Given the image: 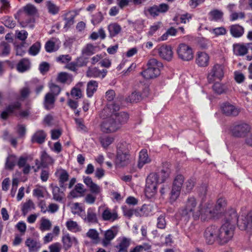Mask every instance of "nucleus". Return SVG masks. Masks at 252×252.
Returning a JSON list of instances; mask_svg holds the SVG:
<instances>
[{
  "instance_id": "4d7b16f0",
  "label": "nucleus",
  "mask_w": 252,
  "mask_h": 252,
  "mask_svg": "<svg viewBox=\"0 0 252 252\" xmlns=\"http://www.w3.org/2000/svg\"><path fill=\"white\" fill-rule=\"evenodd\" d=\"M246 17V15L244 12H233L230 15V20L234 21L238 19H244Z\"/></svg>"
},
{
  "instance_id": "6ab92c4d",
  "label": "nucleus",
  "mask_w": 252,
  "mask_h": 252,
  "mask_svg": "<svg viewBox=\"0 0 252 252\" xmlns=\"http://www.w3.org/2000/svg\"><path fill=\"white\" fill-rule=\"evenodd\" d=\"M56 176L58 178L59 185L61 188H65L64 183L69 179V174L67 172L63 169H57L55 173Z\"/></svg>"
},
{
  "instance_id": "603ef678",
  "label": "nucleus",
  "mask_w": 252,
  "mask_h": 252,
  "mask_svg": "<svg viewBox=\"0 0 252 252\" xmlns=\"http://www.w3.org/2000/svg\"><path fill=\"white\" fill-rule=\"evenodd\" d=\"M209 15L211 20L218 21L222 18L223 13L221 11L216 9L210 11Z\"/></svg>"
},
{
  "instance_id": "473e14b6",
  "label": "nucleus",
  "mask_w": 252,
  "mask_h": 252,
  "mask_svg": "<svg viewBox=\"0 0 252 252\" xmlns=\"http://www.w3.org/2000/svg\"><path fill=\"white\" fill-rule=\"evenodd\" d=\"M52 194L53 199L58 202H61L65 196L63 191H62L60 188L57 186L53 187Z\"/></svg>"
},
{
  "instance_id": "a878e982",
  "label": "nucleus",
  "mask_w": 252,
  "mask_h": 252,
  "mask_svg": "<svg viewBox=\"0 0 252 252\" xmlns=\"http://www.w3.org/2000/svg\"><path fill=\"white\" fill-rule=\"evenodd\" d=\"M114 119L120 125V128L122 124L127 122L128 120L129 116L127 113L122 112L119 113H113L111 115Z\"/></svg>"
},
{
  "instance_id": "aec40b11",
  "label": "nucleus",
  "mask_w": 252,
  "mask_h": 252,
  "mask_svg": "<svg viewBox=\"0 0 252 252\" xmlns=\"http://www.w3.org/2000/svg\"><path fill=\"white\" fill-rule=\"evenodd\" d=\"M101 217L104 221H114L118 219V215L116 211H111L108 208H106L102 213Z\"/></svg>"
},
{
  "instance_id": "58836bf2",
  "label": "nucleus",
  "mask_w": 252,
  "mask_h": 252,
  "mask_svg": "<svg viewBox=\"0 0 252 252\" xmlns=\"http://www.w3.org/2000/svg\"><path fill=\"white\" fill-rule=\"evenodd\" d=\"M52 227L51 221L46 218H42L40 220V223L39 225V229L42 232L49 231L51 229Z\"/></svg>"
},
{
  "instance_id": "f03ea898",
  "label": "nucleus",
  "mask_w": 252,
  "mask_h": 252,
  "mask_svg": "<svg viewBox=\"0 0 252 252\" xmlns=\"http://www.w3.org/2000/svg\"><path fill=\"white\" fill-rule=\"evenodd\" d=\"M148 68L143 72L141 75L146 79H153L160 74L159 67H162V63L157 59L152 58L149 60L147 63Z\"/></svg>"
},
{
  "instance_id": "7ed1b4c3",
  "label": "nucleus",
  "mask_w": 252,
  "mask_h": 252,
  "mask_svg": "<svg viewBox=\"0 0 252 252\" xmlns=\"http://www.w3.org/2000/svg\"><path fill=\"white\" fill-rule=\"evenodd\" d=\"M197 202L193 196L189 197L185 204V208L182 210V215H188L192 214L194 220H197L201 214L200 205L197 207Z\"/></svg>"
},
{
  "instance_id": "4c0bfd02",
  "label": "nucleus",
  "mask_w": 252,
  "mask_h": 252,
  "mask_svg": "<svg viewBox=\"0 0 252 252\" xmlns=\"http://www.w3.org/2000/svg\"><path fill=\"white\" fill-rule=\"evenodd\" d=\"M88 222L95 223L97 221L96 215L92 208H89L87 210V216L84 219Z\"/></svg>"
},
{
  "instance_id": "338daca9",
  "label": "nucleus",
  "mask_w": 252,
  "mask_h": 252,
  "mask_svg": "<svg viewBox=\"0 0 252 252\" xmlns=\"http://www.w3.org/2000/svg\"><path fill=\"white\" fill-rule=\"evenodd\" d=\"M156 7L158 15L160 13H166L169 9V5L167 4L164 3H161L159 5H156Z\"/></svg>"
},
{
  "instance_id": "37998d69",
  "label": "nucleus",
  "mask_w": 252,
  "mask_h": 252,
  "mask_svg": "<svg viewBox=\"0 0 252 252\" xmlns=\"http://www.w3.org/2000/svg\"><path fill=\"white\" fill-rule=\"evenodd\" d=\"M142 98V95L140 93L134 91L126 98V100L127 102L133 103L137 102L141 100Z\"/></svg>"
},
{
  "instance_id": "13d9d810",
  "label": "nucleus",
  "mask_w": 252,
  "mask_h": 252,
  "mask_svg": "<svg viewBox=\"0 0 252 252\" xmlns=\"http://www.w3.org/2000/svg\"><path fill=\"white\" fill-rule=\"evenodd\" d=\"M70 95L72 97L78 99L82 96V91L77 86H75L71 89Z\"/></svg>"
},
{
  "instance_id": "393cba45",
  "label": "nucleus",
  "mask_w": 252,
  "mask_h": 252,
  "mask_svg": "<svg viewBox=\"0 0 252 252\" xmlns=\"http://www.w3.org/2000/svg\"><path fill=\"white\" fill-rule=\"evenodd\" d=\"M209 57L205 52H200L197 54L196 58V64L201 67H205L209 64Z\"/></svg>"
},
{
  "instance_id": "5fc2aeb1",
  "label": "nucleus",
  "mask_w": 252,
  "mask_h": 252,
  "mask_svg": "<svg viewBox=\"0 0 252 252\" xmlns=\"http://www.w3.org/2000/svg\"><path fill=\"white\" fill-rule=\"evenodd\" d=\"M149 214V206L144 205L139 209L135 210V215L137 216H148Z\"/></svg>"
},
{
  "instance_id": "ddd939ff",
  "label": "nucleus",
  "mask_w": 252,
  "mask_h": 252,
  "mask_svg": "<svg viewBox=\"0 0 252 252\" xmlns=\"http://www.w3.org/2000/svg\"><path fill=\"white\" fill-rule=\"evenodd\" d=\"M170 173V164L167 162H165L163 164L162 168L160 171L156 173V174L157 175V179L159 180V182L162 183L169 178Z\"/></svg>"
},
{
  "instance_id": "b1692460",
  "label": "nucleus",
  "mask_w": 252,
  "mask_h": 252,
  "mask_svg": "<svg viewBox=\"0 0 252 252\" xmlns=\"http://www.w3.org/2000/svg\"><path fill=\"white\" fill-rule=\"evenodd\" d=\"M84 183L90 188V191L94 193L98 194L101 191V189L99 186L93 182L91 177H84Z\"/></svg>"
},
{
  "instance_id": "2f4dec72",
  "label": "nucleus",
  "mask_w": 252,
  "mask_h": 252,
  "mask_svg": "<svg viewBox=\"0 0 252 252\" xmlns=\"http://www.w3.org/2000/svg\"><path fill=\"white\" fill-rule=\"evenodd\" d=\"M46 134L42 130L37 131L32 136V143L36 142L42 144L44 142Z\"/></svg>"
},
{
  "instance_id": "7c9ffc66",
  "label": "nucleus",
  "mask_w": 252,
  "mask_h": 252,
  "mask_svg": "<svg viewBox=\"0 0 252 252\" xmlns=\"http://www.w3.org/2000/svg\"><path fill=\"white\" fill-rule=\"evenodd\" d=\"M98 82L94 80L89 81L87 85V95L88 97H91L94 93L97 91Z\"/></svg>"
},
{
  "instance_id": "052dcab7",
  "label": "nucleus",
  "mask_w": 252,
  "mask_h": 252,
  "mask_svg": "<svg viewBox=\"0 0 252 252\" xmlns=\"http://www.w3.org/2000/svg\"><path fill=\"white\" fill-rule=\"evenodd\" d=\"M46 5L49 12L51 14L55 15L58 13L59 11V7L50 1L47 2Z\"/></svg>"
},
{
  "instance_id": "bb28decb",
  "label": "nucleus",
  "mask_w": 252,
  "mask_h": 252,
  "mask_svg": "<svg viewBox=\"0 0 252 252\" xmlns=\"http://www.w3.org/2000/svg\"><path fill=\"white\" fill-rule=\"evenodd\" d=\"M109 33V37L113 38L119 34L122 31V28L120 25L117 23H112L110 24L107 27Z\"/></svg>"
},
{
  "instance_id": "09e8293b",
  "label": "nucleus",
  "mask_w": 252,
  "mask_h": 252,
  "mask_svg": "<svg viewBox=\"0 0 252 252\" xmlns=\"http://www.w3.org/2000/svg\"><path fill=\"white\" fill-rule=\"evenodd\" d=\"M71 212L75 215H80L82 212L84 211V208L78 202L74 203L71 206Z\"/></svg>"
},
{
  "instance_id": "c756f323",
  "label": "nucleus",
  "mask_w": 252,
  "mask_h": 252,
  "mask_svg": "<svg viewBox=\"0 0 252 252\" xmlns=\"http://www.w3.org/2000/svg\"><path fill=\"white\" fill-rule=\"evenodd\" d=\"M25 245L28 247L30 252L37 251L41 247L38 242L30 238L26 239Z\"/></svg>"
},
{
  "instance_id": "a19ab883",
  "label": "nucleus",
  "mask_w": 252,
  "mask_h": 252,
  "mask_svg": "<svg viewBox=\"0 0 252 252\" xmlns=\"http://www.w3.org/2000/svg\"><path fill=\"white\" fill-rule=\"evenodd\" d=\"M46 161L48 163H50L53 162L52 159L46 154H43L41 157V162H40L38 159H36L35 160V165L37 166H40L45 167L47 165Z\"/></svg>"
},
{
  "instance_id": "680f3d73",
  "label": "nucleus",
  "mask_w": 252,
  "mask_h": 252,
  "mask_svg": "<svg viewBox=\"0 0 252 252\" xmlns=\"http://www.w3.org/2000/svg\"><path fill=\"white\" fill-rule=\"evenodd\" d=\"M213 89L218 94H221L225 92L226 88L219 82H216L213 86Z\"/></svg>"
},
{
  "instance_id": "774afa93",
  "label": "nucleus",
  "mask_w": 252,
  "mask_h": 252,
  "mask_svg": "<svg viewBox=\"0 0 252 252\" xmlns=\"http://www.w3.org/2000/svg\"><path fill=\"white\" fill-rule=\"evenodd\" d=\"M195 185V181L193 179H189L185 183V188L187 192H189Z\"/></svg>"
},
{
  "instance_id": "4468645a",
  "label": "nucleus",
  "mask_w": 252,
  "mask_h": 252,
  "mask_svg": "<svg viewBox=\"0 0 252 252\" xmlns=\"http://www.w3.org/2000/svg\"><path fill=\"white\" fill-rule=\"evenodd\" d=\"M238 226L241 230H252V211L249 212L246 215L242 216L241 221Z\"/></svg>"
},
{
  "instance_id": "9b49d317",
  "label": "nucleus",
  "mask_w": 252,
  "mask_h": 252,
  "mask_svg": "<svg viewBox=\"0 0 252 252\" xmlns=\"http://www.w3.org/2000/svg\"><path fill=\"white\" fill-rule=\"evenodd\" d=\"M204 237L209 244H213L215 241L219 242L218 227L215 225L208 227L205 231Z\"/></svg>"
},
{
  "instance_id": "39448f33",
  "label": "nucleus",
  "mask_w": 252,
  "mask_h": 252,
  "mask_svg": "<svg viewBox=\"0 0 252 252\" xmlns=\"http://www.w3.org/2000/svg\"><path fill=\"white\" fill-rule=\"evenodd\" d=\"M184 182V177L182 175H178L174 178L170 192V202H175L179 197Z\"/></svg>"
},
{
  "instance_id": "cd10ccee",
  "label": "nucleus",
  "mask_w": 252,
  "mask_h": 252,
  "mask_svg": "<svg viewBox=\"0 0 252 252\" xmlns=\"http://www.w3.org/2000/svg\"><path fill=\"white\" fill-rule=\"evenodd\" d=\"M55 96L51 93H48L44 97L43 104L47 110H50L54 106Z\"/></svg>"
},
{
  "instance_id": "c03bdc74",
  "label": "nucleus",
  "mask_w": 252,
  "mask_h": 252,
  "mask_svg": "<svg viewBox=\"0 0 252 252\" xmlns=\"http://www.w3.org/2000/svg\"><path fill=\"white\" fill-rule=\"evenodd\" d=\"M0 20L1 22L8 28L13 29L15 27L16 23L11 17L8 16H3Z\"/></svg>"
},
{
  "instance_id": "5701e85b",
  "label": "nucleus",
  "mask_w": 252,
  "mask_h": 252,
  "mask_svg": "<svg viewBox=\"0 0 252 252\" xmlns=\"http://www.w3.org/2000/svg\"><path fill=\"white\" fill-rule=\"evenodd\" d=\"M151 161V159L148 155L147 151L145 149L142 150L139 155V159L137 164L138 167L141 169L145 164L150 163Z\"/></svg>"
},
{
  "instance_id": "4be33fe9",
  "label": "nucleus",
  "mask_w": 252,
  "mask_h": 252,
  "mask_svg": "<svg viewBox=\"0 0 252 252\" xmlns=\"http://www.w3.org/2000/svg\"><path fill=\"white\" fill-rule=\"evenodd\" d=\"M229 28L231 35L234 38L241 37L245 32L244 28L239 24L232 25Z\"/></svg>"
},
{
  "instance_id": "0e129e2a",
  "label": "nucleus",
  "mask_w": 252,
  "mask_h": 252,
  "mask_svg": "<svg viewBox=\"0 0 252 252\" xmlns=\"http://www.w3.org/2000/svg\"><path fill=\"white\" fill-rule=\"evenodd\" d=\"M114 141V138L110 136H105L100 138V143L103 147L106 148Z\"/></svg>"
},
{
  "instance_id": "a18cd8bd",
  "label": "nucleus",
  "mask_w": 252,
  "mask_h": 252,
  "mask_svg": "<svg viewBox=\"0 0 252 252\" xmlns=\"http://www.w3.org/2000/svg\"><path fill=\"white\" fill-rule=\"evenodd\" d=\"M226 204V200L224 198H219L217 202L214 210L216 211L217 213H221L224 210Z\"/></svg>"
},
{
  "instance_id": "72a5a7b5",
  "label": "nucleus",
  "mask_w": 252,
  "mask_h": 252,
  "mask_svg": "<svg viewBox=\"0 0 252 252\" xmlns=\"http://www.w3.org/2000/svg\"><path fill=\"white\" fill-rule=\"evenodd\" d=\"M248 45L247 46L241 44L233 45V52L237 56H244L248 52Z\"/></svg>"
},
{
  "instance_id": "e433bc0d",
  "label": "nucleus",
  "mask_w": 252,
  "mask_h": 252,
  "mask_svg": "<svg viewBox=\"0 0 252 252\" xmlns=\"http://www.w3.org/2000/svg\"><path fill=\"white\" fill-rule=\"evenodd\" d=\"M57 80L62 83H70L72 81V76L68 73L62 72L60 73L57 77Z\"/></svg>"
},
{
  "instance_id": "9d476101",
  "label": "nucleus",
  "mask_w": 252,
  "mask_h": 252,
  "mask_svg": "<svg viewBox=\"0 0 252 252\" xmlns=\"http://www.w3.org/2000/svg\"><path fill=\"white\" fill-rule=\"evenodd\" d=\"M224 75L223 67L218 64L213 66L208 73L207 79L209 83H213L217 80H220Z\"/></svg>"
},
{
  "instance_id": "c85d7f7f",
  "label": "nucleus",
  "mask_w": 252,
  "mask_h": 252,
  "mask_svg": "<svg viewBox=\"0 0 252 252\" xmlns=\"http://www.w3.org/2000/svg\"><path fill=\"white\" fill-rule=\"evenodd\" d=\"M130 244V239L123 237L119 243L116 246L118 252H127V249Z\"/></svg>"
},
{
  "instance_id": "69168bd1",
  "label": "nucleus",
  "mask_w": 252,
  "mask_h": 252,
  "mask_svg": "<svg viewBox=\"0 0 252 252\" xmlns=\"http://www.w3.org/2000/svg\"><path fill=\"white\" fill-rule=\"evenodd\" d=\"M21 106V104L19 101H16L9 105L6 107V110L9 113H12L17 110H19Z\"/></svg>"
},
{
  "instance_id": "1a4fd4ad",
  "label": "nucleus",
  "mask_w": 252,
  "mask_h": 252,
  "mask_svg": "<svg viewBox=\"0 0 252 252\" xmlns=\"http://www.w3.org/2000/svg\"><path fill=\"white\" fill-rule=\"evenodd\" d=\"M250 131V126L244 123L235 125L231 128L232 135L238 138L245 137Z\"/></svg>"
},
{
  "instance_id": "20e7f679",
  "label": "nucleus",
  "mask_w": 252,
  "mask_h": 252,
  "mask_svg": "<svg viewBox=\"0 0 252 252\" xmlns=\"http://www.w3.org/2000/svg\"><path fill=\"white\" fill-rule=\"evenodd\" d=\"M235 226L228 223H223L221 227H218L219 243L224 244L232 239L234 235Z\"/></svg>"
},
{
  "instance_id": "6e6d98bb",
  "label": "nucleus",
  "mask_w": 252,
  "mask_h": 252,
  "mask_svg": "<svg viewBox=\"0 0 252 252\" xmlns=\"http://www.w3.org/2000/svg\"><path fill=\"white\" fill-rule=\"evenodd\" d=\"M166 222L165 217L164 214L160 215L157 219V227L161 229H163L166 227Z\"/></svg>"
},
{
  "instance_id": "864d4df0",
  "label": "nucleus",
  "mask_w": 252,
  "mask_h": 252,
  "mask_svg": "<svg viewBox=\"0 0 252 252\" xmlns=\"http://www.w3.org/2000/svg\"><path fill=\"white\" fill-rule=\"evenodd\" d=\"M34 208L35 206L33 202L31 200H29L23 204L22 211L24 214H26Z\"/></svg>"
},
{
  "instance_id": "79ce46f5",
  "label": "nucleus",
  "mask_w": 252,
  "mask_h": 252,
  "mask_svg": "<svg viewBox=\"0 0 252 252\" xmlns=\"http://www.w3.org/2000/svg\"><path fill=\"white\" fill-rule=\"evenodd\" d=\"M10 52V45L6 42H2L0 44V56L2 57L7 56L9 54Z\"/></svg>"
},
{
  "instance_id": "412c9836",
  "label": "nucleus",
  "mask_w": 252,
  "mask_h": 252,
  "mask_svg": "<svg viewBox=\"0 0 252 252\" xmlns=\"http://www.w3.org/2000/svg\"><path fill=\"white\" fill-rule=\"evenodd\" d=\"M107 71L106 69L100 70L96 67H89L86 72V75L89 77H101L103 78L107 74Z\"/></svg>"
},
{
  "instance_id": "dca6fc26",
  "label": "nucleus",
  "mask_w": 252,
  "mask_h": 252,
  "mask_svg": "<svg viewBox=\"0 0 252 252\" xmlns=\"http://www.w3.org/2000/svg\"><path fill=\"white\" fill-rule=\"evenodd\" d=\"M222 113L228 116H236L239 113V110L234 105L229 103H223L221 105Z\"/></svg>"
},
{
  "instance_id": "f8f14e48",
  "label": "nucleus",
  "mask_w": 252,
  "mask_h": 252,
  "mask_svg": "<svg viewBox=\"0 0 252 252\" xmlns=\"http://www.w3.org/2000/svg\"><path fill=\"white\" fill-rule=\"evenodd\" d=\"M157 51L159 56L163 60L170 61L173 58V51L170 45H162L157 47L155 49Z\"/></svg>"
},
{
  "instance_id": "c9c22d12",
  "label": "nucleus",
  "mask_w": 252,
  "mask_h": 252,
  "mask_svg": "<svg viewBox=\"0 0 252 252\" xmlns=\"http://www.w3.org/2000/svg\"><path fill=\"white\" fill-rule=\"evenodd\" d=\"M200 210L201 214L200 217L203 220H206L208 219H210L213 217H214V213H213L212 210L208 207L202 208L201 206H200Z\"/></svg>"
},
{
  "instance_id": "bf43d9fd",
  "label": "nucleus",
  "mask_w": 252,
  "mask_h": 252,
  "mask_svg": "<svg viewBox=\"0 0 252 252\" xmlns=\"http://www.w3.org/2000/svg\"><path fill=\"white\" fill-rule=\"evenodd\" d=\"M41 45L38 42H35L29 49V54L32 56L37 55L39 52Z\"/></svg>"
},
{
  "instance_id": "e2e57ef3",
  "label": "nucleus",
  "mask_w": 252,
  "mask_h": 252,
  "mask_svg": "<svg viewBox=\"0 0 252 252\" xmlns=\"http://www.w3.org/2000/svg\"><path fill=\"white\" fill-rule=\"evenodd\" d=\"M144 13L146 15H147V13H149L150 15L153 17H156L158 16L156 5H154L152 6L146 8L144 10Z\"/></svg>"
},
{
  "instance_id": "423d86ee",
  "label": "nucleus",
  "mask_w": 252,
  "mask_h": 252,
  "mask_svg": "<svg viewBox=\"0 0 252 252\" xmlns=\"http://www.w3.org/2000/svg\"><path fill=\"white\" fill-rule=\"evenodd\" d=\"M159 180L157 179L156 172L151 173L146 179L145 192L147 195L153 196L157 191V186Z\"/></svg>"
},
{
  "instance_id": "a211bd4d",
  "label": "nucleus",
  "mask_w": 252,
  "mask_h": 252,
  "mask_svg": "<svg viewBox=\"0 0 252 252\" xmlns=\"http://www.w3.org/2000/svg\"><path fill=\"white\" fill-rule=\"evenodd\" d=\"M225 219L224 223H228L235 226V224L238 221V217L236 210L231 208L228 209L225 213Z\"/></svg>"
},
{
  "instance_id": "6e6552de",
  "label": "nucleus",
  "mask_w": 252,
  "mask_h": 252,
  "mask_svg": "<svg viewBox=\"0 0 252 252\" xmlns=\"http://www.w3.org/2000/svg\"><path fill=\"white\" fill-rule=\"evenodd\" d=\"M119 128V124L117 123L111 115L104 120L101 125V131L106 133L116 132Z\"/></svg>"
},
{
  "instance_id": "3c124183",
  "label": "nucleus",
  "mask_w": 252,
  "mask_h": 252,
  "mask_svg": "<svg viewBox=\"0 0 252 252\" xmlns=\"http://www.w3.org/2000/svg\"><path fill=\"white\" fill-rule=\"evenodd\" d=\"M94 53V47L91 44H88L82 50V54L84 56H91Z\"/></svg>"
},
{
  "instance_id": "8fccbe9b",
  "label": "nucleus",
  "mask_w": 252,
  "mask_h": 252,
  "mask_svg": "<svg viewBox=\"0 0 252 252\" xmlns=\"http://www.w3.org/2000/svg\"><path fill=\"white\" fill-rule=\"evenodd\" d=\"M92 23L94 25H96L101 23L104 19L102 13L101 12H98L92 16Z\"/></svg>"
},
{
  "instance_id": "f257e3e1",
  "label": "nucleus",
  "mask_w": 252,
  "mask_h": 252,
  "mask_svg": "<svg viewBox=\"0 0 252 252\" xmlns=\"http://www.w3.org/2000/svg\"><path fill=\"white\" fill-rule=\"evenodd\" d=\"M129 145L126 142H122L118 144L115 159L116 165L117 167H125L131 162V157L129 154Z\"/></svg>"
},
{
  "instance_id": "de8ad7c7",
  "label": "nucleus",
  "mask_w": 252,
  "mask_h": 252,
  "mask_svg": "<svg viewBox=\"0 0 252 252\" xmlns=\"http://www.w3.org/2000/svg\"><path fill=\"white\" fill-rule=\"evenodd\" d=\"M66 226L69 231L76 232L80 230V227L76 221L69 220L66 222Z\"/></svg>"
},
{
  "instance_id": "ea45409f",
  "label": "nucleus",
  "mask_w": 252,
  "mask_h": 252,
  "mask_svg": "<svg viewBox=\"0 0 252 252\" xmlns=\"http://www.w3.org/2000/svg\"><path fill=\"white\" fill-rule=\"evenodd\" d=\"M74 16L68 12L64 15L63 19L65 21V24L64 25V29L66 30L69 28L71 25L74 23Z\"/></svg>"
},
{
  "instance_id": "49530a36",
  "label": "nucleus",
  "mask_w": 252,
  "mask_h": 252,
  "mask_svg": "<svg viewBox=\"0 0 252 252\" xmlns=\"http://www.w3.org/2000/svg\"><path fill=\"white\" fill-rule=\"evenodd\" d=\"M16 162V157L14 155H9L6 158L5 168L12 169Z\"/></svg>"
},
{
  "instance_id": "0eeeda50",
  "label": "nucleus",
  "mask_w": 252,
  "mask_h": 252,
  "mask_svg": "<svg viewBox=\"0 0 252 252\" xmlns=\"http://www.w3.org/2000/svg\"><path fill=\"white\" fill-rule=\"evenodd\" d=\"M177 53L179 59L184 61H189L193 58L192 48L185 43H180L177 48Z\"/></svg>"
},
{
  "instance_id": "2eb2a0df",
  "label": "nucleus",
  "mask_w": 252,
  "mask_h": 252,
  "mask_svg": "<svg viewBox=\"0 0 252 252\" xmlns=\"http://www.w3.org/2000/svg\"><path fill=\"white\" fill-rule=\"evenodd\" d=\"M118 232V229L116 226H113L105 231L104 235V237L102 241L103 246L106 247L110 244V242L116 237Z\"/></svg>"
},
{
  "instance_id": "f3484780",
  "label": "nucleus",
  "mask_w": 252,
  "mask_h": 252,
  "mask_svg": "<svg viewBox=\"0 0 252 252\" xmlns=\"http://www.w3.org/2000/svg\"><path fill=\"white\" fill-rule=\"evenodd\" d=\"M63 247L65 251L69 250L73 245H77L78 241L75 237H71L68 233L64 234L62 239Z\"/></svg>"
},
{
  "instance_id": "f704fd0d",
  "label": "nucleus",
  "mask_w": 252,
  "mask_h": 252,
  "mask_svg": "<svg viewBox=\"0 0 252 252\" xmlns=\"http://www.w3.org/2000/svg\"><path fill=\"white\" fill-rule=\"evenodd\" d=\"M30 62L28 59H23L17 65V69L20 72H24L30 68Z\"/></svg>"
}]
</instances>
